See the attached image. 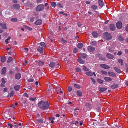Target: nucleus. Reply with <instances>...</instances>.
I'll return each mask as SVG.
<instances>
[{
    "label": "nucleus",
    "instance_id": "f257e3e1",
    "mask_svg": "<svg viewBox=\"0 0 128 128\" xmlns=\"http://www.w3.org/2000/svg\"><path fill=\"white\" fill-rule=\"evenodd\" d=\"M38 106L40 108L44 110H46L50 106L49 104L47 101L44 102L42 101L38 103Z\"/></svg>",
    "mask_w": 128,
    "mask_h": 128
},
{
    "label": "nucleus",
    "instance_id": "f03ea898",
    "mask_svg": "<svg viewBox=\"0 0 128 128\" xmlns=\"http://www.w3.org/2000/svg\"><path fill=\"white\" fill-rule=\"evenodd\" d=\"M104 38L107 40H111L112 37L111 34L108 33H105L104 34Z\"/></svg>",
    "mask_w": 128,
    "mask_h": 128
},
{
    "label": "nucleus",
    "instance_id": "7ed1b4c3",
    "mask_svg": "<svg viewBox=\"0 0 128 128\" xmlns=\"http://www.w3.org/2000/svg\"><path fill=\"white\" fill-rule=\"evenodd\" d=\"M44 9V6L43 4H40L38 6L36 9V10L38 12L41 11Z\"/></svg>",
    "mask_w": 128,
    "mask_h": 128
},
{
    "label": "nucleus",
    "instance_id": "20e7f679",
    "mask_svg": "<svg viewBox=\"0 0 128 128\" xmlns=\"http://www.w3.org/2000/svg\"><path fill=\"white\" fill-rule=\"evenodd\" d=\"M49 66L52 68L55 67V68H59V64L58 63H55L54 62H52L50 63Z\"/></svg>",
    "mask_w": 128,
    "mask_h": 128
},
{
    "label": "nucleus",
    "instance_id": "39448f33",
    "mask_svg": "<svg viewBox=\"0 0 128 128\" xmlns=\"http://www.w3.org/2000/svg\"><path fill=\"white\" fill-rule=\"evenodd\" d=\"M116 26L117 28L119 29L122 28V22H118L116 23Z\"/></svg>",
    "mask_w": 128,
    "mask_h": 128
},
{
    "label": "nucleus",
    "instance_id": "423d86ee",
    "mask_svg": "<svg viewBox=\"0 0 128 128\" xmlns=\"http://www.w3.org/2000/svg\"><path fill=\"white\" fill-rule=\"evenodd\" d=\"M86 74L88 76H92L93 75V74L94 76H96V74L94 72H93V73L92 72H87L86 73Z\"/></svg>",
    "mask_w": 128,
    "mask_h": 128
},
{
    "label": "nucleus",
    "instance_id": "0eeeda50",
    "mask_svg": "<svg viewBox=\"0 0 128 128\" xmlns=\"http://www.w3.org/2000/svg\"><path fill=\"white\" fill-rule=\"evenodd\" d=\"M61 90V89L60 88V87L58 86H57L56 87V92H57V93L58 94H60V93H62V91H60Z\"/></svg>",
    "mask_w": 128,
    "mask_h": 128
},
{
    "label": "nucleus",
    "instance_id": "6e6552de",
    "mask_svg": "<svg viewBox=\"0 0 128 128\" xmlns=\"http://www.w3.org/2000/svg\"><path fill=\"white\" fill-rule=\"evenodd\" d=\"M100 66L102 68L106 69H109L110 68L109 66L105 64H101Z\"/></svg>",
    "mask_w": 128,
    "mask_h": 128
},
{
    "label": "nucleus",
    "instance_id": "1a4fd4ad",
    "mask_svg": "<svg viewBox=\"0 0 128 128\" xmlns=\"http://www.w3.org/2000/svg\"><path fill=\"white\" fill-rule=\"evenodd\" d=\"M88 49L90 52H93L94 51L95 48L94 47L89 46L88 48Z\"/></svg>",
    "mask_w": 128,
    "mask_h": 128
},
{
    "label": "nucleus",
    "instance_id": "9d476101",
    "mask_svg": "<svg viewBox=\"0 0 128 128\" xmlns=\"http://www.w3.org/2000/svg\"><path fill=\"white\" fill-rule=\"evenodd\" d=\"M107 57L109 59H112L114 58V56L111 54L108 53L106 55Z\"/></svg>",
    "mask_w": 128,
    "mask_h": 128
},
{
    "label": "nucleus",
    "instance_id": "9b49d317",
    "mask_svg": "<svg viewBox=\"0 0 128 128\" xmlns=\"http://www.w3.org/2000/svg\"><path fill=\"white\" fill-rule=\"evenodd\" d=\"M0 26L2 27V29H7V27L6 24H2L1 23H0Z\"/></svg>",
    "mask_w": 128,
    "mask_h": 128
},
{
    "label": "nucleus",
    "instance_id": "f8f14e48",
    "mask_svg": "<svg viewBox=\"0 0 128 128\" xmlns=\"http://www.w3.org/2000/svg\"><path fill=\"white\" fill-rule=\"evenodd\" d=\"M108 74L109 76H112L114 77H115L116 76V74L114 72H108Z\"/></svg>",
    "mask_w": 128,
    "mask_h": 128
},
{
    "label": "nucleus",
    "instance_id": "ddd939ff",
    "mask_svg": "<svg viewBox=\"0 0 128 128\" xmlns=\"http://www.w3.org/2000/svg\"><path fill=\"white\" fill-rule=\"evenodd\" d=\"M107 90V88H100L99 91L101 92H102Z\"/></svg>",
    "mask_w": 128,
    "mask_h": 128
},
{
    "label": "nucleus",
    "instance_id": "4468645a",
    "mask_svg": "<svg viewBox=\"0 0 128 128\" xmlns=\"http://www.w3.org/2000/svg\"><path fill=\"white\" fill-rule=\"evenodd\" d=\"M98 4L100 6L102 7L104 5V3L103 1L101 0H98Z\"/></svg>",
    "mask_w": 128,
    "mask_h": 128
},
{
    "label": "nucleus",
    "instance_id": "2eb2a0df",
    "mask_svg": "<svg viewBox=\"0 0 128 128\" xmlns=\"http://www.w3.org/2000/svg\"><path fill=\"white\" fill-rule=\"evenodd\" d=\"M110 30L112 31H114L115 29V27L114 24H112L110 26Z\"/></svg>",
    "mask_w": 128,
    "mask_h": 128
},
{
    "label": "nucleus",
    "instance_id": "dca6fc26",
    "mask_svg": "<svg viewBox=\"0 0 128 128\" xmlns=\"http://www.w3.org/2000/svg\"><path fill=\"white\" fill-rule=\"evenodd\" d=\"M104 80L107 82H110L112 81V79L110 77H105L104 78Z\"/></svg>",
    "mask_w": 128,
    "mask_h": 128
},
{
    "label": "nucleus",
    "instance_id": "f3484780",
    "mask_svg": "<svg viewBox=\"0 0 128 128\" xmlns=\"http://www.w3.org/2000/svg\"><path fill=\"white\" fill-rule=\"evenodd\" d=\"M21 77V75L20 73H18L16 74L15 78L16 79L19 80Z\"/></svg>",
    "mask_w": 128,
    "mask_h": 128
},
{
    "label": "nucleus",
    "instance_id": "a211bd4d",
    "mask_svg": "<svg viewBox=\"0 0 128 128\" xmlns=\"http://www.w3.org/2000/svg\"><path fill=\"white\" fill-rule=\"evenodd\" d=\"M42 22V21L41 20H37L35 22V24L37 25H40Z\"/></svg>",
    "mask_w": 128,
    "mask_h": 128
},
{
    "label": "nucleus",
    "instance_id": "6ab92c4d",
    "mask_svg": "<svg viewBox=\"0 0 128 128\" xmlns=\"http://www.w3.org/2000/svg\"><path fill=\"white\" fill-rule=\"evenodd\" d=\"M114 70L118 73L120 74L121 73V71L118 68L116 67H115L114 68Z\"/></svg>",
    "mask_w": 128,
    "mask_h": 128
},
{
    "label": "nucleus",
    "instance_id": "aec40b11",
    "mask_svg": "<svg viewBox=\"0 0 128 128\" xmlns=\"http://www.w3.org/2000/svg\"><path fill=\"white\" fill-rule=\"evenodd\" d=\"M37 50L40 53L42 52H43V48L40 47H39L38 48Z\"/></svg>",
    "mask_w": 128,
    "mask_h": 128
},
{
    "label": "nucleus",
    "instance_id": "412c9836",
    "mask_svg": "<svg viewBox=\"0 0 128 128\" xmlns=\"http://www.w3.org/2000/svg\"><path fill=\"white\" fill-rule=\"evenodd\" d=\"M36 63H38L39 65L40 66H42L44 65V62H42L41 61H36Z\"/></svg>",
    "mask_w": 128,
    "mask_h": 128
},
{
    "label": "nucleus",
    "instance_id": "4be33fe9",
    "mask_svg": "<svg viewBox=\"0 0 128 128\" xmlns=\"http://www.w3.org/2000/svg\"><path fill=\"white\" fill-rule=\"evenodd\" d=\"M92 35L95 38H96L98 37V34L96 32H93L92 33Z\"/></svg>",
    "mask_w": 128,
    "mask_h": 128
},
{
    "label": "nucleus",
    "instance_id": "5701e85b",
    "mask_svg": "<svg viewBox=\"0 0 128 128\" xmlns=\"http://www.w3.org/2000/svg\"><path fill=\"white\" fill-rule=\"evenodd\" d=\"M13 6L15 9H18L20 8V6L18 4H15L13 5Z\"/></svg>",
    "mask_w": 128,
    "mask_h": 128
},
{
    "label": "nucleus",
    "instance_id": "b1692460",
    "mask_svg": "<svg viewBox=\"0 0 128 128\" xmlns=\"http://www.w3.org/2000/svg\"><path fill=\"white\" fill-rule=\"evenodd\" d=\"M20 88V86L19 85H16L14 87L15 90L17 91H18Z\"/></svg>",
    "mask_w": 128,
    "mask_h": 128
},
{
    "label": "nucleus",
    "instance_id": "393cba45",
    "mask_svg": "<svg viewBox=\"0 0 128 128\" xmlns=\"http://www.w3.org/2000/svg\"><path fill=\"white\" fill-rule=\"evenodd\" d=\"M2 74H4L6 72V68L5 67L2 70Z\"/></svg>",
    "mask_w": 128,
    "mask_h": 128
},
{
    "label": "nucleus",
    "instance_id": "a878e982",
    "mask_svg": "<svg viewBox=\"0 0 128 128\" xmlns=\"http://www.w3.org/2000/svg\"><path fill=\"white\" fill-rule=\"evenodd\" d=\"M83 44L80 43H79L78 45V47L79 49H81L83 46Z\"/></svg>",
    "mask_w": 128,
    "mask_h": 128
},
{
    "label": "nucleus",
    "instance_id": "bb28decb",
    "mask_svg": "<svg viewBox=\"0 0 128 128\" xmlns=\"http://www.w3.org/2000/svg\"><path fill=\"white\" fill-rule=\"evenodd\" d=\"M118 87V85L117 84H114L111 86V88L112 89H115Z\"/></svg>",
    "mask_w": 128,
    "mask_h": 128
},
{
    "label": "nucleus",
    "instance_id": "cd10ccee",
    "mask_svg": "<svg viewBox=\"0 0 128 128\" xmlns=\"http://www.w3.org/2000/svg\"><path fill=\"white\" fill-rule=\"evenodd\" d=\"M78 61L80 64H84L85 63L81 59H78Z\"/></svg>",
    "mask_w": 128,
    "mask_h": 128
},
{
    "label": "nucleus",
    "instance_id": "c85d7f7f",
    "mask_svg": "<svg viewBox=\"0 0 128 128\" xmlns=\"http://www.w3.org/2000/svg\"><path fill=\"white\" fill-rule=\"evenodd\" d=\"M77 94L78 96H81L82 95V93L81 92L79 91H78L77 92Z\"/></svg>",
    "mask_w": 128,
    "mask_h": 128
},
{
    "label": "nucleus",
    "instance_id": "c756f323",
    "mask_svg": "<svg viewBox=\"0 0 128 128\" xmlns=\"http://www.w3.org/2000/svg\"><path fill=\"white\" fill-rule=\"evenodd\" d=\"M6 60V58L5 57H4L2 58L1 59V61L3 63Z\"/></svg>",
    "mask_w": 128,
    "mask_h": 128
},
{
    "label": "nucleus",
    "instance_id": "7c9ffc66",
    "mask_svg": "<svg viewBox=\"0 0 128 128\" xmlns=\"http://www.w3.org/2000/svg\"><path fill=\"white\" fill-rule=\"evenodd\" d=\"M106 50H108L110 52H112V48L109 47H107L106 48Z\"/></svg>",
    "mask_w": 128,
    "mask_h": 128
},
{
    "label": "nucleus",
    "instance_id": "2f4dec72",
    "mask_svg": "<svg viewBox=\"0 0 128 128\" xmlns=\"http://www.w3.org/2000/svg\"><path fill=\"white\" fill-rule=\"evenodd\" d=\"M118 39L120 41H123L124 40V39L121 36H119Z\"/></svg>",
    "mask_w": 128,
    "mask_h": 128
},
{
    "label": "nucleus",
    "instance_id": "473e14b6",
    "mask_svg": "<svg viewBox=\"0 0 128 128\" xmlns=\"http://www.w3.org/2000/svg\"><path fill=\"white\" fill-rule=\"evenodd\" d=\"M51 6H52L55 8L56 6V4L55 2H52L51 4Z\"/></svg>",
    "mask_w": 128,
    "mask_h": 128
},
{
    "label": "nucleus",
    "instance_id": "72a5a7b5",
    "mask_svg": "<svg viewBox=\"0 0 128 128\" xmlns=\"http://www.w3.org/2000/svg\"><path fill=\"white\" fill-rule=\"evenodd\" d=\"M13 60L12 58L11 57H9L8 60L7 62L8 63H10V62H12Z\"/></svg>",
    "mask_w": 128,
    "mask_h": 128
},
{
    "label": "nucleus",
    "instance_id": "f704fd0d",
    "mask_svg": "<svg viewBox=\"0 0 128 128\" xmlns=\"http://www.w3.org/2000/svg\"><path fill=\"white\" fill-rule=\"evenodd\" d=\"M97 8V7L95 5H92L91 7V8L94 10H96Z\"/></svg>",
    "mask_w": 128,
    "mask_h": 128
},
{
    "label": "nucleus",
    "instance_id": "c9c22d12",
    "mask_svg": "<svg viewBox=\"0 0 128 128\" xmlns=\"http://www.w3.org/2000/svg\"><path fill=\"white\" fill-rule=\"evenodd\" d=\"M83 70L85 71H88L89 70L88 68L86 66H83Z\"/></svg>",
    "mask_w": 128,
    "mask_h": 128
},
{
    "label": "nucleus",
    "instance_id": "e433bc0d",
    "mask_svg": "<svg viewBox=\"0 0 128 128\" xmlns=\"http://www.w3.org/2000/svg\"><path fill=\"white\" fill-rule=\"evenodd\" d=\"M74 86L75 88L78 89H80L81 88L80 86L76 84H75Z\"/></svg>",
    "mask_w": 128,
    "mask_h": 128
},
{
    "label": "nucleus",
    "instance_id": "4c0bfd02",
    "mask_svg": "<svg viewBox=\"0 0 128 128\" xmlns=\"http://www.w3.org/2000/svg\"><path fill=\"white\" fill-rule=\"evenodd\" d=\"M118 62L120 63L122 66L123 65V61L122 59H120L118 60Z\"/></svg>",
    "mask_w": 128,
    "mask_h": 128
},
{
    "label": "nucleus",
    "instance_id": "58836bf2",
    "mask_svg": "<svg viewBox=\"0 0 128 128\" xmlns=\"http://www.w3.org/2000/svg\"><path fill=\"white\" fill-rule=\"evenodd\" d=\"M101 72L102 74L104 75H106L108 74V73L107 72L103 70H102Z\"/></svg>",
    "mask_w": 128,
    "mask_h": 128
},
{
    "label": "nucleus",
    "instance_id": "ea45409f",
    "mask_svg": "<svg viewBox=\"0 0 128 128\" xmlns=\"http://www.w3.org/2000/svg\"><path fill=\"white\" fill-rule=\"evenodd\" d=\"M40 45L43 47H46V46L44 42H41L40 44Z\"/></svg>",
    "mask_w": 128,
    "mask_h": 128
},
{
    "label": "nucleus",
    "instance_id": "a19ab883",
    "mask_svg": "<svg viewBox=\"0 0 128 128\" xmlns=\"http://www.w3.org/2000/svg\"><path fill=\"white\" fill-rule=\"evenodd\" d=\"M98 81L99 83L100 84H102L103 83V81L100 79H98Z\"/></svg>",
    "mask_w": 128,
    "mask_h": 128
},
{
    "label": "nucleus",
    "instance_id": "79ce46f5",
    "mask_svg": "<svg viewBox=\"0 0 128 128\" xmlns=\"http://www.w3.org/2000/svg\"><path fill=\"white\" fill-rule=\"evenodd\" d=\"M11 20L12 22H16L17 21V19L16 18H13L11 19Z\"/></svg>",
    "mask_w": 128,
    "mask_h": 128
},
{
    "label": "nucleus",
    "instance_id": "37998d69",
    "mask_svg": "<svg viewBox=\"0 0 128 128\" xmlns=\"http://www.w3.org/2000/svg\"><path fill=\"white\" fill-rule=\"evenodd\" d=\"M76 71L78 72H81V69L79 68H76Z\"/></svg>",
    "mask_w": 128,
    "mask_h": 128
},
{
    "label": "nucleus",
    "instance_id": "c03bdc74",
    "mask_svg": "<svg viewBox=\"0 0 128 128\" xmlns=\"http://www.w3.org/2000/svg\"><path fill=\"white\" fill-rule=\"evenodd\" d=\"M98 55H99V58H100L101 59L103 60H105L106 59V58L104 57V58H102L101 57V55L100 54H98Z\"/></svg>",
    "mask_w": 128,
    "mask_h": 128
},
{
    "label": "nucleus",
    "instance_id": "a18cd8bd",
    "mask_svg": "<svg viewBox=\"0 0 128 128\" xmlns=\"http://www.w3.org/2000/svg\"><path fill=\"white\" fill-rule=\"evenodd\" d=\"M78 52V50L76 48H74L73 51V52L74 53H76Z\"/></svg>",
    "mask_w": 128,
    "mask_h": 128
},
{
    "label": "nucleus",
    "instance_id": "49530a36",
    "mask_svg": "<svg viewBox=\"0 0 128 128\" xmlns=\"http://www.w3.org/2000/svg\"><path fill=\"white\" fill-rule=\"evenodd\" d=\"M82 58H84L86 57V55L85 54H82L81 55Z\"/></svg>",
    "mask_w": 128,
    "mask_h": 128
},
{
    "label": "nucleus",
    "instance_id": "de8ad7c7",
    "mask_svg": "<svg viewBox=\"0 0 128 128\" xmlns=\"http://www.w3.org/2000/svg\"><path fill=\"white\" fill-rule=\"evenodd\" d=\"M72 88L70 87H68V90L69 92H70L72 90Z\"/></svg>",
    "mask_w": 128,
    "mask_h": 128
},
{
    "label": "nucleus",
    "instance_id": "09e8293b",
    "mask_svg": "<svg viewBox=\"0 0 128 128\" xmlns=\"http://www.w3.org/2000/svg\"><path fill=\"white\" fill-rule=\"evenodd\" d=\"M79 110V109H76V110H74V114H76V115H78V112H76V111L77 110Z\"/></svg>",
    "mask_w": 128,
    "mask_h": 128
},
{
    "label": "nucleus",
    "instance_id": "8fccbe9b",
    "mask_svg": "<svg viewBox=\"0 0 128 128\" xmlns=\"http://www.w3.org/2000/svg\"><path fill=\"white\" fill-rule=\"evenodd\" d=\"M58 7H59L60 8H63V6L62 5L60 4H58Z\"/></svg>",
    "mask_w": 128,
    "mask_h": 128
},
{
    "label": "nucleus",
    "instance_id": "3c124183",
    "mask_svg": "<svg viewBox=\"0 0 128 128\" xmlns=\"http://www.w3.org/2000/svg\"><path fill=\"white\" fill-rule=\"evenodd\" d=\"M36 98H30V100L32 101H34L35 100Z\"/></svg>",
    "mask_w": 128,
    "mask_h": 128
},
{
    "label": "nucleus",
    "instance_id": "603ef678",
    "mask_svg": "<svg viewBox=\"0 0 128 128\" xmlns=\"http://www.w3.org/2000/svg\"><path fill=\"white\" fill-rule=\"evenodd\" d=\"M91 44L94 46H95L96 44V42L94 41H92L91 42Z\"/></svg>",
    "mask_w": 128,
    "mask_h": 128
},
{
    "label": "nucleus",
    "instance_id": "864d4df0",
    "mask_svg": "<svg viewBox=\"0 0 128 128\" xmlns=\"http://www.w3.org/2000/svg\"><path fill=\"white\" fill-rule=\"evenodd\" d=\"M14 92H12L10 93V97L13 96H14Z\"/></svg>",
    "mask_w": 128,
    "mask_h": 128
},
{
    "label": "nucleus",
    "instance_id": "5fc2aeb1",
    "mask_svg": "<svg viewBox=\"0 0 128 128\" xmlns=\"http://www.w3.org/2000/svg\"><path fill=\"white\" fill-rule=\"evenodd\" d=\"M26 28L27 29L29 30H32V28L28 26H26Z\"/></svg>",
    "mask_w": 128,
    "mask_h": 128
},
{
    "label": "nucleus",
    "instance_id": "6e6d98bb",
    "mask_svg": "<svg viewBox=\"0 0 128 128\" xmlns=\"http://www.w3.org/2000/svg\"><path fill=\"white\" fill-rule=\"evenodd\" d=\"M122 52L120 51H119L118 52L117 54L118 56H120L122 55Z\"/></svg>",
    "mask_w": 128,
    "mask_h": 128
},
{
    "label": "nucleus",
    "instance_id": "4d7b16f0",
    "mask_svg": "<svg viewBox=\"0 0 128 128\" xmlns=\"http://www.w3.org/2000/svg\"><path fill=\"white\" fill-rule=\"evenodd\" d=\"M34 18H30V21L31 22H32L34 21Z\"/></svg>",
    "mask_w": 128,
    "mask_h": 128
},
{
    "label": "nucleus",
    "instance_id": "13d9d810",
    "mask_svg": "<svg viewBox=\"0 0 128 128\" xmlns=\"http://www.w3.org/2000/svg\"><path fill=\"white\" fill-rule=\"evenodd\" d=\"M2 82L4 84H5L6 82V81L4 78H2Z\"/></svg>",
    "mask_w": 128,
    "mask_h": 128
},
{
    "label": "nucleus",
    "instance_id": "bf43d9fd",
    "mask_svg": "<svg viewBox=\"0 0 128 128\" xmlns=\"http://www.w3.org/2000/svg\"><path fill=\"white\" fill-rule=\"evenodd\" d=\"M91 79L92 80V82L94 84H95L96 83V81H95V80H94V78H91Z\"/></svg>",
    "mask_w": 128,
    "mask_h": 128
},
{
    "label": "nucleus",
    "instance_id": "052dcab7",
    "mask_svg": "<svg viewBox=\"0 0 128 128\" xmlns=\"http://www.w3.org/2000/svg\"><path fill=\"white\" fill-rule=\"evenodd\" d=\"M27 62L26 61L24 62L23 64L24 65L26 66L27 65Z\"/></svg>",
    "mask_w": 128,
    "mask_h": 128
},
{
    "label": "nucleus",
    "instance_id": "680f3d73",
    "mask_svg": "<svg viewBox=\"0 0 128 128\" xmlns=\"http://www.w3.org/2000/svg\"><path fill=\"white\" fill-rule=\"evenodd\" d=\"M8 126H10V128H12V124H8Z\"/></svg>",
    "mask_w": 128,
    "mask_h": 128
},
{
    "label": "nucleus",
    "instance_id": "e2e57ef3",
    "mask_svg": "<svg viewBox=\"0 0 128 128\" xmlns=\"http://www.w3.org/2000/svg\"><path fill=\"white\" fill-rule=\"evenodd\" d=\"M34 81V80L32 79H30L28 80V81L30 82H32Z\"/></svg>",
    "mask_w": 128,
    "mask_h": 128
},
{
    "label": "nucleus",
    "instance_id": "0e129e2a",
    "mask_svg": "<svg viewBox=\"0 0 128 128\" xmlns=\"http://www.w3.org/2000/svg\"><path fill=\"white\" fill-rule=\"evenodd\" d=\"M8 90V89L6 88H5L4 89V92H7Z\"/></svg>",
    "mask_w": 128,
    "mask_h": 128
},
{
    "label": "nucleus",
    "instance_id": "69168bd1",
    "mask_svg": "<svg viewBox=\"0 0 128 128\" xmlns=\"http://www.w3.org/2000/svg\"><path fill=\"white\" fill-rule=\"evenodd\" d=\"M42 0H37V2L38 3H40L41 2Z\"/></svg>",
    "mask_w": 128,
    "mask_h": 128
},
{
    "label": "nucleus",
    "instance_id": "338daca9",
    "mask_svg": "<svg viewBox=\"0 0 128 128\" xmlns=\"http://www.w3.org/2000/svg\"><path fill=\"white\" fill-rule=\"evenodd\" d=\"M54 118L53 117L51 118H50V120L51 121H54Z\"/></svg>",
    "mask_w": 128,
    "mask_h": 128
},
{
    "label": "nucleus",
    "instance_id": "774afa93",
    "mask_svg": "<svg viewBox=\"0 0 128 128\" xmlns=\"http://www.w3.org/2000/svg\"><path fill=\"white\" fill-rule=\"evenodd\" d=\"M126 31L128 32V24L127 25L126 28Z\"/></svg>",
    "mask_w": 128,
    "mask_h": 128
}]
</instances>
